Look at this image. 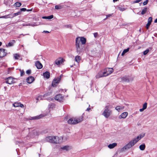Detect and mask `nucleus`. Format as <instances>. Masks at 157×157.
Returning <instances> with one entry per match:
<instances>
[{
    "mask_svg": "<svg viewBox=\"0 0 157 157\" xmlns=\"http://www.w3.org/2000/svg\"><path fill=\"white\" fill-rule=\"evenodd\" d=\"M31 70H28L26 71V73L28 74V75H29L30 74V73H31Z\"/></svg>",
    "mask_w": 157,
    "mask_h": 157,
    "instance_id": "nucleus-48",
    "label": "nucleus"
},
{
    "mask_svg": "<svg viewBox=\"0 0 157 157\" xmlns=\"http://www.w3.org/2000/svg\"><path fill=\"white\" fill-rule=\"evenodd\" d=\"M6 82L9 84H12L15 82L14 79L12 77H10L6 79Z\"/></svg>",
    "mask_w": 157,
    "mask_h": 157,
    "instance_id": "nucleus-7",
    "label": "nucleus"
},
{
    "mask_svg": "<svg viewBox=\"0 0 157 157\" xmlns=\"http://www.w3.org/2000/svg\"><path fill=\"white\" fill-rule=\"evenodd\" d=\"M60 149L62 150L68 151L71 150V147L68 145H65L64 146H62L60 147Z\"/></svg>",
    "mask_w": 157,
    "mask_h": 157,
    "instance_id": "nucleus-13",
    "label": "nucleus"
},
{
    "mask_svg": "<svg viewBox=\"0 0 157 157\" xmlns=\"http://www.w3.org/2000/svg\"><path fill=\"white\" fill-rule=\"evenodd\" d=\"M112 14H108V15H106V18H108L109 17H110V16H112Z\"/></svg>",
    "mask_w": 157,
    "mask_h": 157,
    "instance_id": "nucleus-54",
    "label": "nucleus"
},
{
    "mask_svg": "<svg viewBox=\"0 0 157 157\" xmlns=\"http://www.w3.org/2000/svg\"><path fill=\"white\" fill-rule=\"evenodd\" d=\"M9 18H12L14 17L13 14H8Z\"/></svg>",
    "mask_w": 157,
    "mask_h": 157,
    "instance_id": "nucleus-44",
    "label": "nucleus"
},
{
    "mask_svg": "<svg viewBox=\"0 0 157 157\" xmlns=\"http://www.w3.org/2000/svg\"><path fill=\"white\" fill-rule=\"evenodd\" d=\"M94 34L95 37H97L98 36V33H94Z\"/></svg>",
    "mask_w": 157,
    "mask_h": 157,
    "instance_id": "nucleus-52",
    "label": "nucleus"
},
{
    "mask_svg": "<svg viewBox=\"0 0 157 157\" xmlns=\"http://www.w3.org/2000/svg\"><path fill=\"white\" fill-rule=\"evenodd\" d=\"M55 99L59 101H62L64 100V97L61 94L56 95L55 97Z\"/></svg>",
    "mask_w": 157,
    "mask_h": 157,
    "instance_id": "nucleus-8",
    "label": "nucleus"
},
{
    "mask_svg": "<svg viewBox=\"0 0 157 157\" xmlns=\"http://www.w3.org/2000/svg\"><path fill=\"white\" fill-rule=\"evenodd\" d=\"M129 49V48H128L124 50L121 54V56H123L125 54V53L128 52Z\"/></svg>",
    "mask_w": 157,
    "mask_h": 157,
    "instance_id": "nucleus-31",
    "label": "nucleus"
},
{
    "mask_svg": "<svg viewBox=\"0 0 157 157\" xmlns=\"http://www.w3.org/2000/svg\"><path fill=\"white\" fill-rule=\"evenodd\" d=\"M118 0H113V1L114 2H116Z\"/></svg>",
    "mask_w": 157,
    "mask_h": 157,
    "instance_id": "nucleus-58",
    "label": "nucleus"
},
{
    "mask_svg": "<svg viewBox=\"0 0 157 157\" xmlns=\"http://www.w3.org/2000/svg\"><path fill=\"white\" fill-rule=\"evenodd\" d=\"M13 105L14 107H20L21 108H24V105L20 102H15L13 104Z\"/></svg>",
    "mask_w": 157,
    "mask_h": 157,
    "instance_id": "nucleus-14",
    "label": "nucleus"
},
{
    "mask_svg": "<svg viewBox=\"0 0 157 157\" xmlns=\"http://www.w3.org/2000/svg\"><path fill=\"white\" fill-rule=\"evenodd\" d=\"M90 109V108H87V109H86V110L88 111H89Z\"/></svg>",
    "mask_w": 157,
    "mask_h": 157,
    "instance_id": "nucleus-57",
    "label": "nucleus"
},
{
    "mask_svg": "<svg viewBox=\"0 0 157 157\" xmlns=\"http://www.w3.org/2000/svg\"><path fill=\"white\" fill-rule=\"evenodd\" d=\"M81 59V58L79 56H77L75 57V60L78 63H79Z\"/></svg>",
    "mask_w": 157,
    "mask_h": 157,
    "instance_id": "nucleus-20",
    "label": "nucleus"
},
{
    "mask_svg": "<svg viewBox=\"0 0 157 157\" xmlns=\"http://www.w3.org/2000/svg\"><path fill=\"white\" fill-rule=\"evenodd\" d=\"M29 10H27V11H29Z\"/></svg>",
    "mask_w": 157,
    "mask_h": 157,
    "instance_id": "nucleus-61",
    "label": "nucleus"
},
{
    "mask_svg": "<svg viewBox=\"0 0 157 157\" xmlns=\"http://www.w3.org/2000/svg\"><path fill=\"white\" fill-rule=\"evenodd\" d=\"M43 76L44 78L48 79L50 77V73L48 71H46L43 73Z\"/></svg>",
    "mask_w": 157,
    "mask_h": 157,
    "instance_id": "nucleus-19",
    "label": "nucleus"
},
{
    "mask_svg": "<svg viewBox=\"0 0 157 157\" xmlns=\"http://www.w3.org/2000/svg\"><path fill=\"white\" fill-rule=\"evenodd\" d=\"M53 15H51L50 16L47 17H43L42 18L45 19H51L53 18Z\"/></svg>",
    "mask_w": 157,
    "mask_h": 157,
    "instance_id": "nucleus-29",
    "label": "nucleus"
},
{
    "mask_svg": "<svg viewBox=\"0 0 157 157\" xmlns=\"http://www.w3.org/2000/svg\"><path fill=\"white\" fill-rule=\"evenodd\" d=\"M2 43L1 42H0V46H1L2 45Z\"/></svg>",
    "mask_w": 157,
    "mask_h": 157,
    "instance_id": "nucleus-60",
    "label": "nucleus"
},
{
    "mask_svg": "<svg viewBox=\"0 0 157 157\" xmlns=\"http://www.w3.org/2000/svg\"><path fill=\"white\" fill-rule=\"evenodd\" d=\"M19 71L20 72V75L21 76H23L24 74H25V73H24V72L23 71V70H21V69H20L19 70Z\"/></svg>",
    "mask_w": 157,
    "mask_h": 157,
    "instance_id": "nucleus-35",
    "label": "nucleus"
},
{
    "mask_svg": "<svg viewBox=\"0 0 157 157\" xmlns=\"http://www.w3.org/2000/svg\"><path fill=\"white\" fill-rule=\"evenodd\" d=\"M118 9L121 11H123L125 10V9L124 8H122L120 7H118Z\"/></svg>",
    "mask_w": 157,
    "mask_h": 157,
    "instance_id": "nucleus-46",
    "label": "nucleus"
},
{
    "mask_svg": "<svg viewBox=\"0 0 157 157\" xmlns=\"http://www.w3.org/2000/svg\"><path fill=\"white\" fill-rule=\"evenodd\" d=\"M60 80V78H59L54 79L52 82V86L54 87L56 86L59 83Z\"/></svg>",
    "mask_w": 157,
    "mask_h": 157,
    "instance_id": "nucleus-11",
    "label": "nucleus"
},
{
    "mask_svg": "<svg viewBox=\"0 0 157 157\" xmlns=\"http://www.w3.org/2000/svg\"><path fill=\"white\" fill-rule=\"evenodd\" d=\"M50 32H51L50 31H44L42 32V33H50Z\"/></svg>",
    "mask_w": 157,
    "mask_h": 157,
    "instance_id": "nucleus-49",
    "label": "nucleus"
},
{
    "mask_svg": "<svg viewBox=\"0 0 157 157\" xmlns=\"http://www.w3.org/2000/svg\"><path fill=\"white\" fill-rule=\"evenodd\" d=\"M65 28L66 29H71L72 28V27L70 25H65Z\"/></svg>",
    "mask_w": 157,
    "mask_h": 157,
    "instance_id": "nucleus-36",
    "label": "nucleus"
},
{
    "mask_svg": "<svg viewBox=\"0 0 157 157\" xmlns=\"http://www.w3.org/2000/svg\"><path fill=\"white\" fill-rule=\"evenodd\" d=\"M35 64L37 68L38 69H41L43 67L42 64L38 61H36Z\"/></svg>",
    "mask_w": 157,
    "mask_h": 157,
    "instance_id": "nucleus-18",
    "label": "nucleus"
},
{
    "mask_svg": "<svg viewBox=\"0 0 157 157\" xmlns=\"http://www.w3.org/2000/svg\"><path fill=\"white\" fill-rule=\"evenodd\" d=\"M145 148V144H142L140 145L139 146L140 149L142 151L144 150Z\"/></svg>",
    "mask_w": 157,
    "mask_h": 157,
    "instance_id": "nucleus-26",
    "label": "nucleus"
},
{
    "mask_svg": "<svg viewBox=\"0 0 157 157\" xmlns=\"http://www.w3.org/2000/svg\"><path fill=\"white\" fill-rule=\"evenodd\" d=\"M21 5V2H16L14 4V6L16 7H19Z\"/></svg>",
    "mask_w": 157,
    "mask_h": 157,
    "instance_id": "nucleus-32",
    "label": "nucleus"
},
{
    "mask_svg": "<svg viewBox=\"0 0 157 157\" xmlns=\"http://www.w3.org/2000/svg\"><path fill=\"white\" fill-rule=\"evenodd\" d=\"M27 10L25 8H22L20 9L21 11H25Z\"/></svg>",
    "mask_w": 157,
    "mask_h": 157,
    "instance_id": "nucleus-45",
    "label": "nucleus"
},
{
    "mask_svg": "<svg viewBox=\"0 0 157 157\" xmlns=\"http://www.w3.org/2000/svg\"><path fill=\"white\" fill-rule=\"evenodd\" d=\"M21 13L20 11H19L16 13H13V15H14V17L16 16H17L19 14H20Z\"/></svg>",
    "mask_w": 157,
    "mask_h": 157,
    "instance_id": "nucleus-41",
    "label": "nucleus"
},
{
    "mask_svg": "<svg viewBox=\"0 0 157 157\" xmlns=\"http://www.w3.org/2000/svg\"><path fill=\"white\" fill-rule=\"evenodd\" d=\"M145 135V134L143 133L138 135L136 137L130 140L123 147L121 148V151H123L131 148L142 138L144 137Z\"/></svg>",
    "mask_w": 157,
    "mask_h": 157,
    "instance_id": "nucleus-1",
    "label": "nucleus"
},
{
    "mask_svg": "<svg viewBox=\"0 0 157 157\" xmlns=\"http://www.w3.org/2000/svg\"><path fill=\"white\" fill-rule=\"evenodd\" d=\"M147 103L146 102L143 105V108L145 109H146L147 108Z\"/></svg>",
    "mask_w": 157,
    "mask_h": 157,
    "instance_id": "nucleus-37",
    "label": "nucleus"
},
{
    "mask_svg": "<svg viewBox=\"0 0 157 157\" xmlns=\"http://www.w3.org/2000/svg\"><path fill=\"white\" fill-rule=\"evenodd\" d=\"M128 115V113L126 112H124L122 113L119 116V118L120 119H125Z\"/></svg>",
    "mask_w": 157,
    "mask_h": 157,
    "instance_id": "nucleus-12",
    "label": "nucleus"
},
{
    "mask_svg": "<svg viewBox=\"0 0 157 157\" xmlns=\"http://www.w3.org/2000/svg\"><path fill=\"white\" fill-rule=\"evenodd\" d=\"M15 43V41L14 40H12L10 42L7 44L6 45V46L7 47H11L13 46V44Z\"/></svg>",
    "mask_w": 157,
    "mask_h": 157,
    "instance_id": "nucleus-23",
    "label": "nucleus"
},
{
    "mask_svg": "<svg viewBox=\"0 0 157 157\" xmlns=\"http://www.w3.org/2000/svg\"><path fill=\"white\" fill-rule=\"evenodd\" d=\"M147 11V8L146 7L144 8L142 10V12H141V14L142 15L144 14Z\"/></svg>",
    "mask_w": 157,
    "mask_h": 157,
    "instance_id": "nucleus-33",
    "label": "nucleus"
},
{
    "mask_svg": "<svg viewBox=\"0 0 157 157\" xmlns=\"http://www.w3.org/2000/svg\"><path fill=\"white\" fill-rule=\"evenodd\" d=\"M58 139L57 136H53L52 143H57V139Z\"/></svg>",
    "mask_w": 157,
    "mask_h": 157,
    "instance_id": "nucleus-24",
    "label": "nucleus"
},
{
    "mask_svg": "<svg viewBox=\"0 0 157 157\" xmlns=\"http://www.w3.org/2000/svg\"><path fill=\"white\" fill-rule=\"evenodd\" d=\"M112 108V106L110 105H106L104 108V110L102 113V115L105 118H108L112 113V111L110 109Z\"/></svg>",
    "mask_w": 157,
    "mask_h": 157,
    "instance_id": "nucleus-2",
    "label": "nucleus"
},
{
    "mask_svg": "<svg viewBox=\"0 0 157 157\" xmlns=\"http://www.w3.org/2000/svg\"><path fill=\"white\" fill-rule=\"evenodd\" d=\"M117 145V144L116 143H113L111 144H109L108 147L109 149H113Z\"/></svg>",
    "mask_w": 157,
    "mask_h": 157,
    "instance_id": "nucleus-17",
    "label": "nucleus"
},
{
    "mask_svg": "<svg viewBox=\"0 0 157 157\" xmlns=\"http://www.w3.org/2000/svg\"><path fill=\"white\" fill-rule=\"evenodd\" d=\"M46 96L47 95L46 94H44V95H40L39 96H38V97L40 100H41L44 99V97Z\"/></svg>",
    "mask_w": 157,
    "mask_h": 157,
    "instance_id": "nucleus-34",
    "label": "nucleus"
},
{
    "mask_svg": "<svg viewBox=\"0 0 157 157\" xmlns=\"http://www.w3.org/2000/svg\"><path fill=\"white\" fill-rule=\"evenodd\" d=\"M14 56L15 59H17L19 57V55L17 54H15L14 55Z\"/></svg>",
    "mask_w": 157,
    "mask_h": 157,
    "instance_id": "nucleus-40",
    "label": "nucleus"
},
{
    "mask_svg": "<svg viewBox=\"0 0 157 157\" xmlns=\"http://www.w3.org/2000/svg\"><path fill=\"white\" fill-rule=\"evenodd\" d=\"M86 39L83 37H77L75 39V42L81 43L80 41L81 42V44L83 45L85 44L86 42Z\"/></svg>",
    "mask_w": 157,
    "mask_h": 157,
    "instance_id": "nucleus-6",
    "label": "nucleus"
},
{
    "mask_svg": "<svg viewBox=\"0 0 157 157\" xmlns=\"http://www.w3.org/2000/svg\"><path fill=\"white\" fill-rule=\"evenodd\" d=\"M53 136H49L46 138V140L52 143Z\"/></svg>",
    "mask_w": 157,
    "mask_h": 157,
    "instance_id": "nucleus-21",
    "label": "nucleus"
},
{
    "mask_svg": "<svg viewBox=\"0 0 157 157\" xmlns=\"http://www.w3.org/2000/svg\"><path fill=\"white\" fill-rule=\"evenodd\" d=\"M149 50L148 49H147L144 52L143 54L144 55H146L149 52Z\"/></svg>",
    "mask_w": 157,
    "mask_h": 157,
    "instance_id": "nucleus-42",
    "label": "nucleus"
},
{
    "mask_svg": "<svg viewBox=\"0 0 157 157\" xmlns=\"http://www.w3.org/2000/svg\"><path fill=\"white\" fill-rule=\"evenodd\" d=\"M43 116L41 115H40L39 116H37L36 117H33L32 118V119L33 120H36L40 119Z\"/></svg>",
    "mask_w": 157,
    "mask_h": 157,
    "instance_id": "nucleus-30",
    "label": "nucleus"
},
{
    "mask_svg": "<svg viewBox=\"0 0 157 157\" xmlns=\"http://www.w3.org/2000/svg\"><path fill=\"white\" fill-rule=\"evenodd\" d=\"M51 106H52L51 107L53 108L54 107V105H51Z\"/></svg>",
    "mask_w": 157,
    "mask_h": 157,
    "instance_id": "nucleus-59",
    "label": "nucleus"
},
{
    "mask_svg": "<svg viewBox=\"0 0 157 157\" xmlns=\"http://www.w3.org/2000/svg\"><path fill=\"white\" fill-rule=\"evenodd\" d=\"M64 62V60L62 58H58L55 61L56 64L57 65H59Z\"/></svg>",
    "mask_w": 157,
    "mask_h": 157,
    "instance_id": "nucleus-10",
    "label": "nucleus"
},
{
    "mask_svg": "<svg viewBox=\"0 0 157 157\" xmlns=\"http://www.w3.org/2000/svg\"><path fill=\"white\" fill-rule=\"evenodd\" d=\"M104 72H105V76H107L111 74L114 71L112 68H107L103 70Z\"/></svg>",
    "mask_w": 157,
    "mask_h": 157,
    "instance_id": "nucleus-5",
    "label": "nucleus"
},
{
    "mask_svg": "<svg viewBox=\"0 0 157 157\" xmlns=\"http://www.w3.org/2000/svg\"><path fill=\"white\" fill-rule=\"evenodd\" d=\"M34 80V78L33 76H30L27 78L26 79L27 82L29 84L32 83Z\"/></svg>",
    "mask_w": 157,
    "mask_h": 157,
    "instance_id": "nucleus-15",
    "label": "nucleus"
},
{
    "mask_svg": "<svg viewBox=\"0 0 157 157\" xmlns=\"http://www.w3.org/2000/svg\"><path fill=\"white\" fill-rule=\"evenodd\" d=\"M124 108V106H117L116 107L115 109L117 111H120L123 109Z\"/></svg>",
    "mask_w": 157,
    "mask_h": 157,
    "instance_id": "nucleus-28",
    "label": "nucleus"
},
{
    "mask_svg": "<svg viewBox=\"0 0 157 157\" xmlns=\"http://www.w3.org/2000/svg\"><path fill=\"white\" fill-rule=\"evenodd\" d=\"M105 72H104L103 70L99 72L96 75V78H99L104 77H105Z\"/></svg>",
    "mask_w": 157,
    "mask_h": 157,
    "instance_id": "nucleus-9",
    "label": "nucleus"
},
{
    "mask_svg": "<svg viewBox=\"0 0 157 157\" xmlns=\"http://www.w3.org/2000/svg\"><path fill=\"white\" fill-rule=\"evenodd\" d=\"M148 0H146L145 1L143 2V4L144 5H146L148 2Z\"/></svg>",
    "mask_w": 157,
    "mask_h": 157,
    "instance_id": "nucleus-47",
    "label": "nucleus"
},
{
    "mask_svg": "<svg viewBox=\"0 0 157 157\" xmlns=\"http://www.w3.org/2000/svg\"><path fill=\"white\" fill-rule=\"evenodd\" d=\"M142 0H136L134 2V3H137L140 2Z\"/></svg>",
    "mask_w": 157,
    "mask_h": 157,
    "instance_id": "nucleus-51",
    "label": "nucleus"
},
{
    "mask_svg": "<svg viewBox=\"0 0 157 157\" xmlns=\"http://www.w3.org/2000/svg\"><path fill=\"white\" fill-rule=\"evenodd\" d=\"M152 18L151 17H150L148 19V22L149 23H151L152 21Z\"/></svg>",
    "mask_w": 157,
    "mask_h": 157,
    "instance_id": "nucleus-39",
    "label": "nucleus"
},
{
    "mask_svg": "<svg viewBox=\"0 0 157 157\" xmlns=\"http://www.w3.org/2000/svg\"><path fill=\"white\" fill-rule=\"evenodd\" d=\"M58 139H57V143H60L63 141V137L62 136L58 137Z\"/></svg>",
    "mask_w": 157,
    "mask_h": 157,
    "instance_id": "nucleus-27",
    "label": "nucleus"
},
{
    "mask_svg": "<svg viewBox=\"0 0 157 157\" xmlns=\"http://www.w3.org/2000/svg\"><path fill=\"white\" fill-rule=\"evenodd\" d=\"M145 110L144 108H142V109H140L139 110L140 112H142L144 111V110Z\"/></svg>",
    "mask_w": 157,
    "mask_h": 157,
    "instance_id": "nucleus-53",
    "label": "nucleus"
},
{
    "mask_svg": "<svg viewBox=\"0 0 157 157\" xmlns=\"http://www.w3.org/2000/svg\"><path fill=\"white\" fill-rule=\"evenodd\" d=\"M82 117H80L78 118H72L70 119L68 121V123L69 124H76L82 121Z\"/></svg>",
    "mask_w": 157,
    "mask_h": 157,
    "instance_id": "nucleus-3",
    "label": "nucleus"
},
{
    "mask_svg": "<svg viewBox=\"0 0 157 157\" xmlns=\"http://www.w3.org/2000/svg\"><path fill=\"white\" fill-rule=\"evenodd\" d=\"M0 18H9L8 14L4 16H2L1 17H0Z\"/></svg>",
    "mask_w": 157,
    "mask_h": 157,
    "instance_id": "nucleus-43",
    "label": "nucleus"
},
{
    "mask_svg": "<svg viewBox=\"0 0 157 157\" xmlns=\"http://www.w3.org/2000/svg\"><path fill=\"white\" fill-rule=\"evenodd\" d=\"M37 134L36 132V131L34 130L30 132L29 133V135L32 137H33Z\"/></svg>",
    "mask_w": 157,
    "mask_h": 157,
    "instance_id": "nucleus-22",
    "label": "nucleus"
},
{
    "mask_svg": "<svg viewBox=\"0 0 157 157\" xmlns=\"http://www.w3.org/2000/svg\"><path fill=\"white\" fill-rule=\"evenodd\" d=\"M151 24V23H149V22H148V23H147V24L146 26V27H147V29H148V27Z\"/></svg>",
    "mask_w": 157,
    "mask_h": 157,
    "instance_id": "nucleus-50",
    "label": "nucleus"
},
{
    "mask_svg": "<svg viewBox=\"0 0 157 157\" xmlns=\"http://www.w3.org/2000/svg\"><path fill=\"white\" fill-rule=\"evenodd\" d=\"M55 9L56 10L60 9L61 8V7L60 6L56 5L55 6Z\"/></svg>",
    "mask_w": 157,
    "mask_h": 157,
    "instance_id": "nucleus-38",
    "label": "nucleus"
},
{
    "mask_svg": "<svg viewBox=\"0 0 157 157\" xmlns=\"http://www.w3.org/2000/svg\"><path fill=\"white\" fill-rule=\"evenodd\" d=\"M75 45L76 52L78 53L79 54L83 52L84 48L83 44H81V43H79L77 42H75Z\"/></svg>",
    "mask_w": 157,
    "mask_h": 157,
    "instance_id": "nucleus-4",
    "label": "nucleus"
},
{
    "mask_svg": "<svg viewBox=\"0 0 157 157\" xmlns=\"http://www.w3.org/2000/svg\"><path fill=\"white\" fill-rule=\"evenodd\" d=\"M36 102H37L38 101L40 100L38 97L36 98Z\"/></svg>",
    "mask_w": 157,
    "mask_h": 157,
    "instance_id": "nucleus-55",
    "label": "nucleus"
},
{
    "mask_svg": "<svg viewBox=\"0 0 157 157\" xmlns=\"http://www.w3.org/2000/svg\"><path fill=\"white\" fill-rule=\"evenodd\" d=\"M154 22H155V23H157V19H156L155 20V21H154Z\"/></svg>",
    "mask_w": 157,
    "mask_h": 157,
    "instance_id": "nucleus-56",
    "label": "nucleus"
},
{
    "mask_svg": "<svg viewBox=\"0 0 157 157\" xmlns=\"http://www.w3.org/2000/svg\"><path fill=\"white\" fill-rule=\"evenodd\" d=\"M120 79H121V80L124 82H127L128 81V80L126 77H121L120 78H119V80Z\"/></svg>",
    "mask_w": 157,
    "mask_h": 157,
    "instance_id": "nucleus-25",
    "label": "nucleus"
},
{
    "mask_svg": "<svg viewBox=\"0 0 157 157\" xmlns=\"http://www.w3.org/2000/svg\"><path fill=\"white\" fill-rule=\"evenodd\" d=\"M6 55V54L5 52V50L3 49H0V57L2 58Z\"/></svg>",
    "mask_w": 157,
    "mask_h": 157,
    "instance_id": "nucleus-16",
    "label": "nucleus"
}]
</instances>
